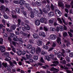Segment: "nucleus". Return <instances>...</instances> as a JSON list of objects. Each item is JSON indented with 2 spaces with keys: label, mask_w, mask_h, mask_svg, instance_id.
I'll list each match as a JSON object with an SVG mask.
<instances>
[{
  "label": "nucleus",
  "mask_w": 73,
  "mask_h": 73,
  "mask_svg": "<svg viewBox=\"0 0 73 73\" xmlns=\"http://www.w3.org/2000/svg\"><path fill=\"white\" fill-rule=\"evenodd\" d=\"M3 54L5 56H5V61H10L11 60V58L9 57V54L8 53V52H6L5 53H3Z\"/></svg>",
  "instance_id": "obj_1"
},
{
  "label": "nucleus",
  "mask_w": 73,
  "mask_h": 73,
  "mask_svg": "<svg viewBox=\"0 0 73 73\" xmlns=\"http://www.w3.org/2000/svg\"><path fill=\"white\" fill-rule=\"evenodd\" d=\"M10 36L11 37H14V36H15V35L14 34L11 33H10Z\"/></svg>",
  "instance_id": "obj_54"
},
{
  "label": "nucleus",
  "mask_w": 73,
  "mask_h": 73,
  "mask_svg": "<svg viewBox=\"0 0 73 73\" xmlns=\"http://www.w3.org/2000/svg\"><path fill=\"white\" fill-rule=\"evenodd\" d=\"M46 19L44 18H41L40 20V22L42 23H44V21H46Z\"/></svg>",
  "instance_id": "obj_10"
},
{
  "label": "nucleus",
  "mask_w": 73,
  "mask_h": 73,
  "mask_svg": "<svg viewBox=\"0 0 73 73\" xmlns=\"http://www.w3.org/2000/svg\"><path fill=\"white\" fill-rule=\"evenodd\" d=\"M31 14L30 15L31 17V18H34L35 16H34V14H33V11H31Z\"/></svg>",
  "instance_id": "obj_34"
},
{
  "label": "nucleus",
  "mask_w": 73,
  "mask_h": 73,
  "mask_svg": "<svg viewBox=\"0 0 73 73\" xmlns=\"http://www.w3.org/2000/svg\"><path fill=\"white\" fill-rule=\"evenodd\" d=\"M9 63L10 64V66H15V64L13 62H12V61H9Z\"/></svg>",
  "instance_id": "obj_32"
},
{
  "label": "nucleus",
  "mask_w": 73,
  "mask_h": 73,
  "mask_svg": "<svg viewBox=\"0 0 73 73\" xmlns=\"http://www.w3.org/2000/svg\"><path fill=\"white\" fill-rule=\"evenodd\" d=\"M30 52L31 53V54H33L35 52V50H31Z\"/></svg>",
  "instance_id": "obj_60"
},
{
  "label": "nucleus",
  "mask_w": 73,
  "mask_h": 73,
  "mask_svg": "<svg viewBox=\"0 0 73 73\" xmlns=\"http://www.w3.org/2000/svg\"><path fill=\"white\" fill-rule=\"evenodd\" d=\"M11 28L13 30H15L16 28V27L15 25H12L11 26Z\"/></svg>",
  "instance_id": "obj_27"
},
{
  "label": "nucleus",
  "mask_w": 73,
  "mask_h": 73,
  "mask_svg": "<svg viewBox=\"0 0 73 73\" xmlns=\"http://www.w3.org/2000/svg\"><path fill=\"white\" fill-rule=\"evenodd\" d=\"M39 36H42V37H44L46 36V35L45 34V33L44 32H42L40 33H39Z\"/></svg>",
  "instance_id": "obj_13"
},
{
  "label": "nucleus",
  "mask_w": 73,
  "mask_h": 73,
  "mask_svg": "<svg viewBox=\"0 0 73 73\" xmlns=\"http://www.w3.org/2000/svg\"><path fill=\"white\" fill-rule=\"evenodd\" d=\"M50 70L51 71H54V70H55L56 71V72L58 71V70L57 69H56L54 67H52L50 69Z\"/></svg>",
  "instance_id": "obj_18"
},
{
  "label": "nucleus",
  "mask_w": 73,
  "mask_h": 73,
  "mask_svg": "<svg viewBox=\"0 0 73 73\" xmlns=\"http://www.w3.org/2000/svg\"><path fill=\"white\" fill-rule=\"evenodd\" d=\"M2 64L3 66H4L5 68H6L7 67V69L8 71H9V72H10L11 70V68H10V67H11V66H8L7 65V63H3Z\"/></svg>",
  "instance_id": "obj_2"
},
{
  "label": "nucleus",
  "mask_w": 73,
  "mask_h": 73,
  "mask_svg": "<svg viewBox=\"0 0 73 73\" xmlns=\"http://www.w3.org/2000/svg\"><path fill=\"white\" fill-rule=\"evenodd\" d=\"M42 11L43 12H44V13H45L46 14H47V13H48V12L46 11V9H45V8L43 9Z\"/></svg>",
  "instance_id": "obj_29"
},
{
  "label": "nucleus",
  "mask_w": 73,
  "mask_h": 73,
  "mask_svg": "<svg viewBox=\"0 0 73 73\" xmlns=\"http://www.w3.org/2000/svg\"><path fill=\"white\" fill-rule=\"evenodd\" d=\"M3 39L2 38L0 39V44H3Z\"/></svg>",
  "instance_id": "obj_47"
},
{
  "label": "nucleus",
  "mask_w": 73,
  "mask_h": 73,
  "mask_svg": "<svg viewBox=\"0 0 73 73\" xmlns=\"http://www.w3.org/2000/svg\"><path fill=\"white\" fill-rule=\"evenodd\" d=\"M18 25H17V27H19V25H20V23H21V20L20 19H18Z\"/></svg>",
  "instance_id": "obj_33"
},
{
  "label": "nucleus",
  "mask_w": 73,
  "mask_h": 73,
  "mask_svg": "<svg viewBox=\"0 0 73 73\" xmlns=\"http://www.w3.org/2000/svg\"><path fill=\"white\" fill-rule=\"evenodd\" d=\"M60 62L63 64H66V62L65 60H64L62 61L61 62Z\"/></svg>",
  "instance_id": "obj_43"
},
{
  "label": "nucleus",
  "mask_w": 73,
  "mask_h": 73,
  "mask_svg": "<svg viewBox=\"0 0 73 73\" xmlns=\"http://www.w3.org/2000/svg\"><path fill=\"white\" fill-rule=\"evenodd\" d=\"M62 28H63V27L61 26L59 27V28H60V29H61V31H64V29H63Z\"/></svg>",
  "instance_id": "obj_62"
},
{
  "label": "nucleus",
  "mask_w": 73,
  "mask_h": 73,
  "mask_svg": "<svg viewBox=\"0 0 73 73\" xmlns=\"http://www.w3.org/2000/svg\"><path fill=\"white\" fill-rule=\"evenodd\" d=\"M69 56L70 57H73V52H71L69 53Z\"/></svg>",
  "instance_id": "obj_56"
},
{
  "label": "nucleus",
  "mask_w": 73,
  "mask_h": 73,
  "mask_svg": "<svg viewBox=\"0 0 73 73\" xmlns=\"http://www.w3.org/2000/svg\"><path fill=\"white\" fill-rule=\"evenodd\" d=\"M3 17L4 18V19H9V16H7V15H6L5 14H4L3 15Z\"/></svg>",
  "instance_id": "obj_28"
},
{
  "label": "nucleus",
  "mask_w": 73,
  "mask_h": 73,
  "mask_svg": "<svg viewBox=\"0 0 73 73\" xmlns=\"http://www.w3.org/2000/svg\"><path fill=\"white\" fill-rule=\"evenodd\" d=\"M53 63L54 64H52L50 66H56L58 64H59V62L58 61H54L53 62Z\"/></svg>",
  "instance_id": "obj_6"
},
{
  "label": "nucleus",
  "mask_w": 73,
  "mask_h": 73,
  "mask_svg": "<svg viewBox=\"0 0 73 73\" xmlns=\"http://www.w3.org/2000/svg\"><path fill=\"white\" fill-rule=\"evenodd\" d=\"M57 56L58 58H60L61 57V56H62L61 53V52L58 53Z\"/></svg>",
  "instance_id": "obj_24"
},
{
  "label": "nucleus",
  "mask_w": 73,
  "mask_h": 73,
  "mask_svg": "<svg viewBox=\"0 0 73 73\" xmlns=\"http://www.w3.org/2000/svg\"><path fill=\"white\" fill-rule=\"evenodd\" d=\"M32 45L30 44H28L27 45V48H28V49H31L32 48Z\"/></svg>",
  "instance_id": "obj_48"
},
{
  "label": "nucleus",
  "mask_w": 73,
  "mask_h": 73,
  "mask_svg": "<svg viewBox=\"0 0 73 73\" xmlns=\"http://www.w3.org/2000/svg\"><path fill=\"white\" fill-rule=\"evenodd\" d=\"M50 44V43L49 42H47L46 43V45H44L43 46V48L44 49H48V46Z\"/></svg>",
  "instance_id": "obj_3"
},
{
  "label": "nucleus",
  "mask_w": 73,
  "mask_h": 73,
  "mask_svg": "<svg viewBox=\"0 0 73 73\" xmlns=\"http://www.w3.org/2000/svg\"><path fill=\"white\" fill-rule=\"evenodd\" d=\"M16 12L17 13H20V11L19 8H17L15 9Z\"/></svg>",
  "instance_id": "obj_22"
},
{
  "label": "nucleus",
  "mask_w": 73,
  "mask_h": 73,
  "mask_svg": "<svg viewBox=\"0 0 73 73\" xmlns=\"http://www.w3.org/2000/svg\"><path fill=\"white\" fill-rule=\"evenodd\" d=\"M50 29L51 31H53V32H55L56 31V29L54 28L50 27Z\"/></svg>",
  "instance_id": "obj_42"
},
{
  "label": "nucleus",
  "mask_w": 73,
  "mask_h": 73,
  "mask_svg": "<svg viewBox=\"0 0 73 73\" xmlns=\"http://www.w3.org/2000/svg\"><path fill=\"white\" fill-rule=\"evenodd\" d=\"M17 53L19 55V56H20L21 55V54H22V52L21 51V50H20L19 51H17Z\"/></svg>",
  "instance_id": "obj_25"
},
{
  "label": "nucleus",
  "mask_w": 73,
  "mask_h": 73,
  "mask_svg": "<svg viewBox=\"0 0 73 73\" xmlns=\"http://www.w3.org/2000/svg\"><path fill=\"white\" fill-rule=\"evenodd\" d=\"M50 38L51 40H55L57 38V36L55 35L52 34L50 35Z\"/></svg>",
  "instance_id": "obj_4"
},
{
  "label": "nucleus",
  "mask_w": 73,
  "mask_h": 73,
  "mask_svg": "<svg viewBox=\"0 0 73 73\" xmlns=\"http://www.w3.org/2000/svg\"><path fill=\"white\" fill-rule=\"evenodd\" d=\"M18 40L19 42H20V44H21L23 43V39L22 38H18Z\"/></svg>",
  "instance_id": "obj_23"
},
{
  "label": "nucleus",
  "mask_w": 73,
  "mask_h": 73,
  "mask_svg": "<svg viewBox=\"0 0 73 73\" xmlns=\"http://www.w3.org/2000/svg\"><path fill=\"white\" fill-rule=\"evenodd\" d=\"M51 8L52 11H54V6L52 4H51Z\"/></svg>",
  "instance_id": "obj_39"
},
{
  "label": "nucleus",
  "mask_w": 73,
  "mask_h": 73,
  "mask_svg": "<svg viewBox=\"0 0 73 73\" xmlns=\"http://www.w3.org/2000/svg\"><path fill=\"white\" fill-rule=\"evenodd\" d=\"M34 38H38V36L37 34H34L33 35Z\"/></svg>",
  "instance_id": "obj_19"
},
{
  "label": "nucleus",
  "mask_w": 73,
  "mask_h": 73,
  "mask_svg": "<svg viewBox=\"0 0 73 73\" xmlns=\"http://www.w3.org/2000/svg\"><path fill=\"white\" fill-rule=\"evenodd\" d=\"M65 6L66 8H70V5H69L66 4Z\"/></svg>",
  "instance_id": "obj_50"
},
{
  "label": "nucleus",
  "mask_w": 73,
  "mask_h": 73,
  "mask_svg": "<svg viewBox=\"0 0 73 73\" xmlns=\"http://www.w3.org/2000/svg\"><path fill=\"white\" fill-rule=\"evenodd\" d=\"M63 36L64 37H65L67 36H68V33H67V32H65L63 33Z\"/></svg>",
  "instance_id": "obj_35"
},
{
  "label": "nucleus",
  "mask_w": 73,
  "mask_h": 73,
  "mask_svg": "<svg viewBox=\"0 0 73 73\" xmlns=\"http://www.w3.org/2000/svg\"><path fill=\"white\" fill-rule=\"evenodd\" d=\"M33 10L35 13L36 14H38V11L36 9H34Z\"/></svg>",
  "instance_id": "obj_38"
},
{
  "label": "nucleus",
  "mask_w": 73,
  "mask_h": 73,
  "mask_svg": "<svg viewBox=\"0 0 73 73\" xmlns=\"http://www.w3.org/2000/svg\"><path fill=\"white\" fill-rule=\"evenodd\" d=\"M27 29V28L26 27H23L22 28V29L23 31H25H25H27L28 30V29Z\"/></svg>",
  "instance_id": "obj_37"
},
{
  "label": "nucleus",
  "mask_w": 73,
  "mask_h": 73,
  "mask_svg": "<svg viewBox=\"0 0 73 73\" xmlns=\"http://www.w3.org/2000/svg\"><path fill=\"white\" fill-rule=\"evenodd\" d=\"M58 20L60 24H62V21L60 18H58Z\"/></svg>",
  "instance_id": "obj_40"
},
{
  "label": "nucleus",
  "mask_w": 73,
  "mask_h": 73,
  "mask_svg": "<svg viewBox=\"0 0 73 73\" xmlns=\"http://www.w3.org/2000/svg\"><path fill=\"white\" fill-rule=\"evenodd\" d=\"M55 13L56 14H58V15H59L60 16H61V12L57 9H55Z\"/></svg>",
  "instance_id": "obj_9"
},
{
  "label": "nucleus",
  "mask_w": 73,
  "mask_h": 73,
  "mask_svg": "<svg viewBox=\"0 0 73 73\" xmlns=\"http://www.w3.org/2000/svg\"><path fill=\"white\" fill-rule=\"evenodd\" d=\"M13 3H15V4H19V1H13Z\"/></svg>",
  "instance_id": "obj_61"
},
{
  "label": "nucleus",
  "mask_w": 73,
  "mask_h": 73,
  "mask_svg": "<svg viewBox=\"0 0 73 73\" xmlns=\"http://www.w3.org/2000/svg\"><path fill=\"white\" fill-rule=\"evenodd\" d=\"M53 54H50V55H49V56H48V57H49V58H52V57H53Z\"/></svg>",
  "instance_id": "obj_59"
},
{
  "label": "nucleus",
  "mask_w": 73,
  "mask_h": 73,
  "mask_svg": "<svg viewBox=\"0 0 73 73\" xmlns=\"http://www.w3.org/2000/svg\"><path fill=\"white\" fill-rule=\"evenodd\" d=\"M2 23H3V25H5V21L4 19H3L2 20Z\"/></svg>",
  "instance_id": "obj_63"
},
{
  "label": "nucleus",
  "mask_w": 73,
  "mask_h": 73,
  "mask_svg": "<svg viewBox=\"0 0 73 73\" xmlns=\"http://www.w3.org/2000/svg\"><path fill=\"white\" fill-rule=\"evenodd\" d=\"M19 4L21 5H23L25 4V1L24 0H20L19 2Z\"/></svg>",
  "instance_id": "obj_15"
},
{
  "label": "nucleus",
  "mask_w": 73,
  "mask_h": 73,
  "mask_svg": "<svg viewBox=\"0 0 73 73\" xmlns=\"http://www.w3.org/2000/svg\"><path fill=\"white\" fill-rule=\"evenodd\" d=\"M54 15V13H53V12H50L48 13V16H49L50 17H52V16H53Z\"/></svg>",
  "instance_id": "obj_17"
},
{
  "label": "nucleus",
  "mask_w": 73,
  "mask_h": 73,
  "mask_svg": "<svg viewBox=\"0 0 73 73\" xmlns=\"http://www.w3.org/2000/svg\"><path fill=\"white\" fill-rule=\"evenodd\" d=\"M25 8H27V9H29V5L28 3H26L25 4Z\"/></svg>",
  "instance_id": "obj_31"
},
{
  "label": "nucleus",
  "mask_w": 73,
  "mask_h": 73,
  "mask_svg": "<svg viewBox=\"0 0 73 73\" xmlns=\"http://www.w3.org/2000/svg\"><path fill=\"white\" fill-rule=\"evenodd\" d=\"M16 39H18V38H17V36H15L13 38V40H14V41H16Z\"/></svg>",
  "instance_id": "obj_55"
},
{
  "label": "nucleus",
  "mask_w": 73,
  "mask_h": 73,
  "mask_svg": "<svg viewBox=\"0 0 73 73\" xmlns=\"http://www.w3.org/2000/svg\"><path fill=\"white\" fill-rule=\"evenodd\" d=\"M62 53H61V54H62L63 57H65V50H62Z\"/></svg>",
  "instance_id": "obj_30"
},
{
  "label": "nucleus",
  "mask_w": 73,
  "mask_h": 73,
  "mask_svg": "<svg viewBox=\"0 0 73 73\" xmlns=\"http://www.w3.org/2000/svg\"><path fill=\"white\" fill-rule=\"evenodd\" d=\"M46 59L47 60V61H50V59L49 58L48 56H47L46 57Z\"/></svg>",
  "instance_id": "obj_45"
},
{
  "label": "nucleus",
  "mask_w": 73,
  "mask_h": 73,
  "mask_svg": "<svg viewBox=\"0 0 73 73\" xmlns=\"http://www.w3.org/2000/svg\"><path fill=\"white\" fill-rule=\"evenodd\" d=\"M58 5L60 7H61L62 9L64 8V4L61 2H60V1H59V3H58Z\"/></svg>",
  "instance_id": "obj_11"
},
{
  "label": "nucleus",
  "mask_w": 73,
  "mask_h": 73,
  "mask_svg": "<svg viewBox=\"0 0 73 73\" xmlns=\"http://www.w3.org/2000/svg\"><path fill=\"white\" fill-rule=\"evenodd\" d=\"M36 4H37V5H38V6H40L41 5L42 3L41 2H38V1H37L36 2Z\"/></svg>",
  "instance_id": "obj_21"
},
{
  "label": "nucleus",
  "mask_w": 73,
  "mask_h": 73,
  "mask_svg": "<svg viewBox=\"0 0 73 73\" xmlns=\"http://www.w3.org/2000/svg\"><path fill=\"white\" fill-rule=\"evenodd\" d=\"M64 10L67 13H68L69 12V10H68V9L67 8H65Z\"/></svg>",
  "instance_id": "obj_64"
},
{
  "label": "nucleus",
  "mask_w": 73,
  "mask_h": 73,
  "mask_svg": "<svg viewBox=\"0 0 73 73\" xmlns=\"http://www.w3.org/2000/svg\"><path fill=\"white\" fill-rule=\"evenodd\" d=\"M35 25H40V21H39V20H35Z\"/></svg>",
  "instance_id": "obj_12"
},
{
  "label": "nucleus",
  "mask_w": 73,
  "mask_h": 73,
  "mask_svg": "<svg viewBox=\"0 0 73 73\" xmlns=\"http://www.w3.org/2000/svg\"><path fill=\"white\" fill-rule=\"evenodd\" d=\"M36 53L38 54L39 53H40L41 52V49L40 47H37L36 50Z\"/></svg>",
  "instance_id": "obj_8"
},
{
  "label": "nucleus",
  "mask_w": 73,
  "mask_h": 73,
  "mask_svg": "<svg viewBox=\"0 0 73 73\" xmlns=\"http://www.w3.org/2000/svg\"><path fill=\"white\" fill-rule=\"evenodd\" d=\"M22 25H23L25 27L27 28L28 31H29L30 30V27H29V26L27 24H24L23 23V24H22Z\"/></svg>",
  "instance_id": "obj_7"
},
{
  "label": "nucleus",
  "mask_w": 73,
  "mask_h": 73,
  "mask_svg": "<svg viewBox=\"0 0 73 73\" xmlns=\"http://www.w3.org/2000/svg\"><path fill=\"white\" fill-rule=\"evenodd\" d=\"M46 54V52H45L44 50H42L41 52V54L42 55H44V54Z\"/></svg>",
  "instance_id": "obj_57"
},
{
  "label": "nucleus",
  "mask_w": 73,
  "mask_h": 73,
  "mask_svg": "<svg viewBox=\"0 0 73 73\" xmlns=\"http://www.w3.org/2000/svg\"><path fill=\"white\" fill-rule=\"evenodd\" d=\"M48 21L49 24H51V25L53 24V23H54V21L52 19H50Z\"/></svg>",
  "instance_id": "obj_26"
},
{
  "label": "nucleus",
  "mask_w": 73,
  "mask_h": 73,
  "mask_svg": "<svg viewBox=\"0 0 73 73\" xmlns=\"http://www.w3.org/2000/svg\"><path fill=\"white\" fill-rule=\"evenodd\" d=\"M0 51H1L2 53L5 52V47L4 46H0Z\"/></svg>",
  "instance_id": "obj_5"
},
{
  "label": "nucleus",
  "mask_w": 73,
  "mask_h": 73,
  "mask_svg": "<svg viewBox=\"0 0 73 73\" xmlns=\"http://www.w3.org/2000/svg\"><path fill=\"white\" fill-rule=\"evenodd\" d=\"M12 43L13 45H14V46H16V44H18V43H17V42H15L13 41L12 42Z\"/></svg>",
  "instance_id": "obj_58"
},
{
  "label": "nucleus",
  "mask_w": 73,
  "mask_h": 73,
  "mask_svg": "<svg viewBox=\"0 0 73 73\" xmlns=\"http://www.w3.org/2000/svg\"><path fill=\"white\" fill-rule=\"evenodd\" d=\"M39 11H40V15H43V12H42V10L40 9H39Z\"/></svg>",
  "instance_id": "obj_51"
},
{
  "label": "nucleus",
  "mask_w": 73,
  "mask_h": 73,
  "mask_svg": "<svg viewBox=\"0 0 73 73\" xmlns=\"http://www.w3.org/2000/svg\"><path fill=\"white\" fill-rule=\"evenodd\" d=\"M33 58L35 60H38V56H34L33 57Z\"/></svg>",
  "instance_id": "obj_41"
},
{
  "label": "nucleus",
  "mask_w": 73,
  "mask_h": 73,
  "mask_svg": "<svg viewBox=\"0 0 73 73\" xmlns=\"http://www.w3.org/2000/svg\"><path fill=\"white\" fill-rule=\"evenodd\" d=\"M71 45V44H70V42H67V44H66V46H70V45Z\"/></svg>",
  "instance_id": "obj_53"
},
{
  "label": "nucleus",
  "mask_w": 73,
  "mask_h": 73,
  "mask_svg": "<svg viewBox=\"0 0 73 73\" xmlns=\"http://www.w3.org/2000/svg\"><path fill=\"white\" fill-rule=\"evenodd\" d=\"M37 44L38 46H41L42 44V41L39 40L37 42Z\"/></svg>",
  "instance_id": "obj_16"
},
{
  "label": "nucleus",
  "mask_w": 73,
  "mask_h": 73,
  "mask_svg": "<svg viewBox=\"0 0 73 73\" xmlns=\"http://www.w3.org/2000/svg\"><path fill=\"white\" fill-rule=\"evenodd\" d=\"M57 41L59 45H61V39L59 37H58L57 38Z\"/></svg>",
  "instance_id": "obj_14"
},
{
  "label": "nucleus",
  "mask_w": 73,
  "mask_h": 73,
  "mask_svg": "<svg viewBox=\"0 0 73 73\" xmlns=\"http://www.w3.org/2000/svg\"><path fill=\"white\" fill-rule=\"evenodd\" d=\"M68 33L69 35L70 36V37H72L73 36V35H72V33H71L70 32H68Z\"/></svg>",
  "instance_id": "obj_49"
},
{
  "label": "nucleus",
  "mask_w": 73,
  "mask_h": 73,
  "mask_svg": "<svg viewBox=\"0 0 73 73\" xmlns=\"http://www.w3.org/2000/svg\"><path fill=\"white\" fill-rule=\"evenodd\" d=\"M30 36H31V34H28L27 37L25 38L26 39V40H28L29 37H30Z\"/></svg>",
  "instance_id": "obj_36"
},
{
  "label": "nucleus",
  "mask_w": 73,
  "mask_h": 73,
  "mask_svg": "<svg viewBox=\"0 0 73 73\" xmlns=\"http://www.w3.org/2000/svg\"><path fill=\"white\" fill-rule=\"evenodd\" d=\"M66 59L67 61H68V62H69V61H70V59H69V58L68 57V56H66Z\"/></svg>",
  "instance_id": "obj_46"
},
{
  "label": "nucleus",
  "mask_w": 73,
  "mask_h": 73,
  "mask_svg": "<svg viewBox=\"0 0 73 73\" xmlns=\"http://www.w3.org/2000/svg\"><path fill=\"white\" fill-rule=\"evenodd\" d=\"M40 61L42 63H45V61H44V60L43 58L42 57L40 59Z\"/></svg>",
  "instance_id": "obj_44"
},
{
  "label": "nucleus",
  "mask_w": 73,
  "mask_h": 73,
  "mask_svg": "<svg viewBox=\"0 0 73 73\" xmlns=\"http://www.w3.org/2000/svg\"><path fill=\"white\" fill-rule=\"evenodd\" d=\"M29 42L31 44H33V41L32 39H30L29 41Z\"/></svg>",
  "instance_id": "obj_52"
},
{
  "label": "nucleus",
  "mask_w": 73,
  "mask_h": 73,
  "mask_svg": "<svg viewBox=\"0 0 73 73\" xmlns=\"http://www.w3.org/2000/svg\"><path fill=\"white\" fill-rule=\"evenodd\" d=\"M5 9V7L4 5H2L0 7V10L2 11L3 10H4Z\"/></svg>",
  "instance_id": "obj_20"
}]
</instances>
